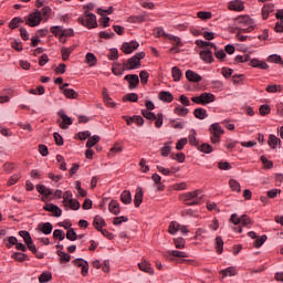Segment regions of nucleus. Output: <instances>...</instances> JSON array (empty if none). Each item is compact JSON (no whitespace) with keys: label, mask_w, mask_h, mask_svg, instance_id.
Here are the masks:
<instances>
[{"label":"nucleus","mask_w":283,"mask_h":283,"mask_svg":"<svg viewBox=\"0 0 283 283\" xmlns=\"http://www.w3.org/2000/svg\"><path fill=\"white\" fill-rule=\"evenodd\" d=\"M253 224V221H251V218L247 214L241 216V223L239 227H233V231L235 233H242V227H247L248 229H251V226Z\"/></svg>","instance_id":"9"},{"label":"nucleus","mask_w":283,"mask_h":283,"mask_svg":"<svg viewBox=\"0 0 283 283\" xmlns=\"http://www.w3.org/2000/svg\"><path fill=\"white\" fill-rule=\"evenodd\" d=\"M220 273L222 274V277H233L238 275V269H235V266H229Z\"/></svg>","instance_id":"26"},{"label":"nucleus","mask_w":283,"mask_h":283,"mask_svg":"<svg viewBox=\"0 0 283 283\" xmlns=\"http://www.w3.org/2000/svg\"><path fill=\"white\" fill-rule=\"evenodd\" d=\"M142 116L147 118V120H155V127L160 129L163 127V123L165 120V115L163 113H158L157 115L150 111H142Z\"/></svg>","instance_id":"5"},{"label":"nucleus","mask_w":283,"mask_h":283,"mask_svg":"<svg viewBox=\"0 0 283 283\" xmlns=\"http://www.w3.org/2000/svg\"><path fill=\"white\" fill-rule=\"evenodd\" d=\"M251 67H259L260 70H269V64L264 61H260L258 59H253L250 62Z\"/></svg>","instance_id":"27"},{"label":"nucleus","mask_w":283,"mask_h":283,"mask_svg":"<svg viewBox=\"0 0 283 283\" xmlns=\"http://www.w3.org/2000/svg\"><path fill=\"white\" fill-rule=\"evenodd\" d=\"M198 149L202 154H211L213 151V147H211V145L209 144H201L200 146H198Z\"/></svg>","instance_id":"48"},{"label":"nucleus","mask_w":283,"mask_h":283,"mask_svg":"<svg viewBox=\"0 0 283 283\" xmlns=\"http://www.w3.org/2000/svg\"><path fill=\"white\" fill-rule=\"evenodd\" d=\"M69 209H72L73 211H78L81 209V202H78V200L76 199L70 200Z\"/></svg>","instance_id":"59"},{"label":"nucleus","mask_w":283,"mask_h":283,"mask_svg":"<svg viewBox=\"0 0 283 283\" xmlns=\"http://www.w3.org/2000/svg\"><path fill=\"white\" fill-rule=\"evenodd\" d=\"M21 23H23V19H21L20 17H15L9 22V28L10 30H17V28H19Z\"/></svg>","instance_id":"42"},{"label":"nucleus","mask_w":283,"mask_h":283,"mask_svg":"<svg viewBox=\"0 0 283 283\" xmlns=\"http://www.w3.org/2000/svg\"><path fill=\"white\" fill-rule=\"evenodd\" d=\"M143 196H144L143 187H137L135 197H134V206L136 207V209H138V207L143 205Z\"/></svg>","instance_id":"19"},{"label":"nucleus","mask_w":283,"mask_h":283,"mask_svg":"<svg viewBox=\"0 0 283 283\" xmlns=\"http://www.w3.org/2000/svg\"><path fill=\"white\" fill-rule=\"evenodd\" d=\"M275 10V6L271 2L265 3L262 8V18L264 20L269 19V14Z\"/></svg>","instance_id":"23"},{"label":"nucleus","mask_w":283,"mask_h":283,"mask_svg":"<svg viewBox=\"0 0 283 283\" xmlns=\"http://www.w3.org/2000/svg\"><path fill=\"white\" fill-rule=\"evenodd\" d=\"M138 269L139 271H143L144 273H147L148 275H154L155 271L154 268H151V263H149V261L143 259L139 263H138Z\"/></svg>","instance_id":"13"},{"label":"nucleus","mask_w":283,"mask_h":283,"mask_svg":"<svg viewBox=\"0 0 283 283\" xmlns=\"http://www.w3.org/2000/svg\"><path fill=\"white\" fill-rule=\"evenodd\" d=\"M174 244L176 249H185V239L182 237L175 238Z\"/></svg>","instance_id":"55"},{"label":"nucleus","mask_w":283,"mask_h":283,"mask_svg":"<svg viewBox=\"0 0 283 283\" xmlns=\"http://www.w3.org/2000/svg\"><path fill=\"white\" fill-rule=\"evenodd\" d=\"M139 46L140 43H138V41L124 42L122 45V52H124V54H132V52L138 50Z\"/></svg>","instance_id":"10"},{"label":"nucleus","mask_w":283,"mask_h":283,"mask_svg":"<svg viewBox=\"0 0 283 283\" xmlns=\"http://www.w3.org/2000/svg\"><path fill=\"white\" fill-rule=\"evenodd\" d=\"M120 200L124 205H132V192L129 190H124L120 195Z\"/></svg>","instance_id":"32"},{"label":"nucleus","mask_w":283,"mask_h":283,"mask_svg":"<svg viewBox=\"0 0 283 283\" xmlns=\"http://www.w3.org/2000/svg\"><path fill=\"white\" fill-rule=\"evenodd\" d=\"M39 231H41V233H43L44 235H50V233H52V229H54V227L52 226V223L50 222H42L38 226Z\"/></svg>","instance_id":"20"},{"label":"nucleus","mask_w":283,"mask_h":283,"mask_svg":"<svg viewBox=\"0 0 283 283\" xmlns=\"http://www.w3.org/2000/svg\"><path fill=\"white\" fill-rule=\"evenodd\" d=\"M195 43L198 45V48H213L214 50H218V46H216V43L213 42L196 40Z\"/></svg>","instance_id":"38"},{"label":"nucleus","mask_w":283,"mask_h":283,"mask_svg":"<svg viewBox=\"0 0 283 283\" xmlns=\"http://www.w3.org/2000/svg\"><path fill=\"white\" fill-rule=\"evenodd\" d=\"M280 143H282V140H280V138H277V136L271 134L269 136V140H268V145L269 147H271V149H276L277 145H280Z\"/></svg>","instance_id":"28"},{"label":"nucleus","mask_w":283,"mask_h":283,"mask_svg":"<svg viewBox=\"0 0 283 283\" xmlns=\"http://www.w3.org/2000/svg\"><path fill=\"white\" fill-rule=\"evenodd\" d=\"M145 57V52H138L124 63V70H138L140 61Z\"/></svg>","instance_id":"4"},{"label":"nucleus","mask_w":283,"mask_h":283,"mask_svg":"<svg viewBox=\"0 0 283 283\" xmlns=\"http://www.w3.org/2000/svg\"><path fill=\"white\" fill-rule=\"evenodd\" d=\"M259 114L261 116H269V114H271V106H269L266 104L261 105L259 108Z\"/></svg>","instance_id":"50"},{"label":"nucleus","mask_w":283,"mask_h":283,"mask_svg":"<svg viewBox=\"0 0 283 283\" xmlns=\"http://www.w3.org/2000/svg\"><path fill=\"white\" fill-rule=\"evenodd\" d=\"M67 87H70L69 83H65L62 86H60L62 94H64V96H66L67 98H78V93H76L74 88H67Z\"/></svg>","instance_id":"12"},{"label":"nucleus","mask_w":283,"mask_h":283,"mask_svg":"<svg viewBox=\"0 0 283 283\" xmlns=\"http://www.w3.org/2000/svg\"><path fill=\"white\" fill-rule=\"evenodd\" d=\"M77 235L76 232L74 231V229H69L66 232V240H70L71 242H75V240H77Z\"/></svg>","instance_id":"57"},{"label":"nucleus","mask_w":283,"mask_h":283,"mask_svg":"<svg viewBox=\"0 0 283 283\" xmlns=\"http://www.w3.org/2000/svg\"><path fill=\"white\" fill-rule=\"evenodd\" d=\"M158 98L163 103H171L174 101V94H171V92H169V91H161L158 94Z\"/></svg>","instance_id":"21"},{"label":"nucleus","mask_w":283,"mask_h":283,"mask_svg":"<svg viewBox=\"0 0 283 283\" xmlns=\"http://www.w3.org/2000/svg\"><path fill=\"white\" fill-rule=\"evenodd\" d=\"M53 238H57V240L63 241L65 240V233L61 229H56L53 231Z\"/></svg>","instance_id":"63"},{"label":"nucleus","mask_w":283,"mask_h":283,"mask_svg":"<svg viewBox=\"0 0 283 283\" xmlns=\"http://www.w3.org/2000/svg\"><path fill=\"white\" fill-rule=\"evenodd\" d=\"M197 17L198 19H201V21H207V19H211L212 14L210 11H199Z\"/></svg>","instance_id":"52"},{"label":"nucleus","mask_w":283,"mask_h":283,"mask_svg":"<svg viewBox=\"0 0 283 283\" xmlns=\"http://www.w3.org/2000/svg\"><path fill=\"white\" fill-rule=\"evenodd\" d=\"M102 98H103L105 105H107V107H112V108L116 107L114 99H112V97L107 93V90H105V88L102 93Z\"/></svg>","instance_id":"24"},{"label":"nucleus","mask_w":283,"mask_h":283,"mask_svg":"<svg viewBox=\"0 0 283 283\" xmlns=\"http://www.w3.org/2000/svg\"><path fill=\"white\" fill-rule=\"evenodd\" d=\"M268 238L266 234L261 235L260 238L254 240V247L255 249H260V247H262V244H264V242H266Z\"/></svg>","instance_id":"56"},{"label":"nucleus","mask_w":283,"mask_h":283,"mask_svg":"<svg viewBox=\"0 0 283 283\" xmlns=\"http://www.w3.org/2000/svg\"><path fill=\"white\" fill-rule=\"evenodd\" d=\"M125 81H128L129 90H135V87H137L138 83H140V78H138V75H136V74L126 75Z\"/></svg>","instance_id":"16"},{"label":"nucleus","mask_w":283,"mask_h":283,"mask_svg":"<svg viewBox=\"0 0 283 283\" xmlns=\"http://www.w3.org/2000/svg\"><path fill=\"white\" fill-rule=\"evenodd\" d=\"M210 132V140L212 145H219L220 138H222L224 134V129L220 126V123H213L209 126Z\"/></svg>","instance_id":"3"},{"label":"nucleus","mask_w":283,"mask_h":283,"mask_svg":"<svg viewBox=\"0 0 283 283\" xmlns=\"http://www.w3.org/2000/svg\"><path fill=\"white\" fill-rule=\"evenodd\" d=\"M74 266H80L82 268V275L85 277V275H87L88 271H90V264L87 263V261H85L84 259H75L73 261Z\"/></svg>","instance_id":"14"},{"label":"nucleus","mask_w":283,"mask_h":283,"mask_svg":"<svg viewBox=\"0 0 283 283\" xmlns=\"http://www.w3.org/2000/svg\"><path fill=\"white\" fill-rule=\"evenodd\" d=\"M78 23L81 25H84V28H87L88 30H94V28L98 27V22L96 21V14L86 11L82 17L77 19Z\"/></svg>","instance_id":"2"},{"label":"nucleus","mask_w":283,"mask_h":283,"mask_svg":"<svg viewBox=\"0 0 283 283\" xmlns=\"http://www.w3.org/2000/svg\"><path fill=\"white\" fill-rule=\"evenodd\" d=\"M229 222H231V224H234V227H240L241 217H238V213H232L231 217H230Z\"/></svg>","instance_id":"54"},{"label":"nucleus","mask_w":283,"mask_h":283,"mask_svg":"<svg viewBox=\"0 0 283 283\" xmlns=\"http://www.w3.org/2000/svg\"><path fill=\"white\" fill-rule=\"evenodd\" d=\"M93 227H95L97 229V231H101V229H103V227H105V219H103V217L101 216H95L94 220H93Z\"/></svg>","instance_id":"29"},{"label":"nucleus","mask_w":283,"mask_h":283,"mask_svg":"<svg viewBox=\"0 0 283 283\" xmlns=\"http://www.w3.org/2000/svg\"><path fill=\"white\" fill-rule=\"evenodd\" d=\"M187 143H189V139L187 138H181L177 142L176 144V149L178 151H182V149H185V145H187Z\"/></svg>","instance_id":"60"},{"label":"nucleus","mask_w":283,"mask_h":283,"mask_svg":"<svg viewBox=\"0 0 283 283\" xmlns=\"http://www.w3.org/2000/svg\"><path fill=\"white\" fill-rule=\"evenodd\" d=\"M99 140H101V137L98 135H94V136L90 137L88 140L86 142V147L92 148V147H94V145L99 143Z\"/></svg>","instance_id":"47"},{"label":"nucleus","mask_w":283,"mask_h":283,"mask_svg":"<svg viewBox=\"0 0 283 283\" xmlns=\"http://www.w3.org/2000/svg\"><path fill=\"white\" fill-rule=\"evenodd\" d=\"M19 235L21 238H23L25 244L29 243L32 240V237L30 235V232H28L25 230L20 231Z\"/></svg>","instance_id":"62"},{"label":"nucleus","mask_w":283,"mask_h":283,"mask_svg":"<svg viewBox=\"0 0 283 283\" xmlns=\"http://www.w3.org/2000/svg\"><path fill=\"white\" fill-rule=\"evenodd\" d=\"M167 258H189L187 252H182L179 250H171L166 253Z\"/></svg>","instance_id":"30"},{"label":"nucleus","mask_w":283,"mask_h":283,"mask_svg":"<svg viewBox=\"0 0 283 283\" xmlns=\"http://www.w3.org/2000/svg\"><path fill=\"white\" fill-rule=\"evenodd\" d=\"M179 231H180V223H178L177 221H171L168 227V232L170 233V235H176V233Z\"/></svg>","instance_id":"37"},{"label":"nucleus","mask_w":283,"mask_h":283,"mask_svg":"<svg viewBox=\"0 0 283 283\" xmlns=\"http://www.w3.org/2000/svg\"><path fill=\"white\" fill-rule=\"evenodd\" d=\"M57 114H59L60 118H62V123H60L61 129H69L70 125H72V123H74L72 120V117L67 116V114H65V111H63V109L59 111Z\"/></svg>","instance_id":"11"},{"label":"nucleus","mask_w":283,"mask_h":283,"mask_svg":"<svg viewBox=\"0 0 283 283\" xmlns=\"http://www.w3.org/2000/svg\"><path fill=\"white\" fill-rule=\"evenodd\" d=\"M74 52V48H65L63 46L61 49L62 60L67 61L70 59V55Z\"/></svg>","instance_id":"43"},{"label":"nucleus","mask_w":283,"mask_h":283,"mask_svg":"<svg viewBox=\"0 0 283 283\" xmlns=\"http://www.w3.org/2000/svg\"><path fill=\"white\" fill-rule=\"evenodd\" d=\"M62 198H63L62 202H63L64 207H70V200L74 199L73 195H72V191H70V190L63 192Z\"/></svg>","instance_id":"45"},{"label":"nucleus","mask_w":283,"mask_h":283,"mask_svg":"<svg viewBox=\"0 0 283 283\" xmlns=\"http://www.w3.org/2000/svg\"><path fill=\"white\" fill-rule=\"evenodd\" d=\"M41 21H43V18L41 17V10L36 9L35 12H32L29 15L25 24L29 25V28H36L41 25Z\"/></svg>","instance_id":"8"},{"label":"nucleus","mask_w":283,"mask_h":283,"mask_svg":"<svg viewBox=\"0 0 283 283\" xmlns=\"http://www.w3.org/2000/svg\"><path fill=\"white\" fill-rule=\"evenodd\" d=\"M108 211L114 213V216H118L120 213V206L116 201H111L108 205Z\"/></svg>","instance_id":"33"},{"label":"nucleus","mask_w":283,"mask_h":283,"mask_svg":"<svg viewBox=\"0 0 283 283\" xmlns=\"http://www.w3.org/2000/svg\"><path fill=\"white\" fill-rule=\"evenodd\" d=\"M186 78L190 81V83H200V81H202V76L191 70L186 71Z\"/></svg>","instance_id":"18"},{"label":"nucleus","mask_w":283,"mask_h":283,"mask_svg":"<svg viewBox=\"0 0 283 283\" xmlns=\"http://www.w3.org/2000/svg\"><path fill=\"white\" fill-rule=\"evenodd\" d=\"M193 116L199 120H205V118H208L209 113H207V109L199 107L193 111Z\"/></svg>","instance_id":"25"},{"label":"nucleus","mask_w":283,"mask_h":283,"mask_svg":"<svg viewBox=\"0 0 283 283\" xmlns=\"http://www.w3.org/2000/svg\"><path fill=\"white\" fill-rule=\"evenodd\" d=\"M216 243H217V252L220 254L222 253L224 249V241H222V237H217L216 238Z\"/></svg>","instance_id":"58"},{"label":"nucleus","mask_w":283,"mask_h":283,"mask_svg":"<svg viewBox=\"0 0 283 283\" xmlns=\"http://www.w3.org/2000/svg\"><path fill=\"white\" fill-rule=\"evenodd\" d=\"M12 260H15L17 262H25L28 260V254L23 252H15L11 255Z\"/></svg>","instance_id":"46"},{"label":"nucleus","mask_w":283,"mask_h":283,"mask_svg":"<svg viewBox=\"0 0 283 283\" xmlns=\"http://www.w3.org/2000/svg\"><path fill=\"white\" fill-rule=\"evenodd\" d=\"M57 255L61 262H70V260H72V256L69 253H65L63 251L57 252Z\"/></svg>","instance_id":"61"},{"label":"nucleus","mask_w":283,"mask_h":283,"mask_svg":"<svg viewBox=\"0 0 283 283\" xmlns=\"http://www.w3.org/2000/svg\"><path fill=\"white\" fill-rule=\"evenodd\" d=\"M188 140H189V144L192 146V147H199L200 143L198 142V139L196 138V130L195 129H191L190 133H189V136H188Z\"/></svg>","instance_id":"40"},{"label":"nucleus","mask_w":283,"mask_h":283,"mask_svg":"<svg viewBox=\"0 0 283 283\" xmlns=\"http://www.w3.org/2000/svg\"><path fill=\"white\" fill-rule=\"evenodd\" d=\"M229 186H230L231 191H234L237 193H240L242 191L240 182H238V180H235V179H230Z\"/></svg>","instance_id":"41"},{"label":"nucleus","mask_w":283,"mask_h":283,"mask_svg":"<svg viewBox=\"0 0 283 283\" xmlns=\"http://www.w3.org/2000/svg\"><path fill=\"white\" fill-rule=\"evenodd\" d=\"M174 114H176V116H187V114H189V108L184 107L181 105H177L174 109Z\"/></svg>","instance_id":"35"},{"label":"nucleus","mask_w":283,"mask_h":283,"mask_svg":"<svg viewBox=\"0 0 283 283\" xmlns=\"http://www.w3.org/2000/svg\"><path fill=\"white\" fill-rule=\"evenodd\" d=\"M180 200L181 202H184V205H187L188 207H193L196 205H200V202L202 201V195L200 193V190H195L181 195Z\"/></svg>","instance_id":"1"},{"label":"nucleus","mask_w":283,"mask_h":283,"mask_svg":"<svg viewBox=\"0 0 283 283\" xmlns=\"http://www.w3.org/2000/svg\"><path fill=\"white\" fill-rule=\"evenodd\" d=\"M50 280H52V273L50 272H43L39 277L40 283H48Z\"/></svg>","instance_id":"51"},{"label":"nucleus","mask_w":283,"mask_h":283,"mask_svg":"<svg viewBox=\"0 0 283 283\" xmlns=\"http://www.w3.org/2000/svg\"><path fill=\"white\" fill-rule=\"evenodd\" d=\"M249 59H251V56L249 54L237 55L234 61H235V63H247V61H249Z\"/></svg>","instance_id":"64"},{"label":"nucleus","mask_w":283,"mask_h":283,"mask_svg":"<svg viewBox=\"0 0 283 283\" xmlns=\"http://www.w3.org/2000/svg\"><path fill=\"white\" fill-rule=\"evenodd\" d=\"M228 10L242 12L244 10V2L242 0H232L228 4Z\"/></svg>","instance_id":"15"},{"label":"nucleus","mask_w":283,"mask_h":283,"mask_svg":"<svg viewBox=\"0 0 283 283\" xmlns=\"http://www.w3.org/2000/svg\"><path fill=\"white\" fill-rule=\"evenodd\" d=\"M171 154V142H167L164 144V147L160 148V156L167 158Z\"/></svg>","instance_id":"34"},{"label":"nucleus","mask_w":283,"mask_h":283,"mask_svg":"<svg viewBox=\"0 0 283 283\" xmlns=\"http://www.w3.org/2000/svg\"><path fill=\"white\" fill-rule=\"evenodd\" d=\"M261 163L264 169H273V161L269 160L265 156H261Z\"/></svg>","instance_id":"53"},{"label":"nucleus","mask_w":283,"mask_h":283,"mask_svg":"<svg viewBox=\"0 0 283 283\" xmlns=\"http://www.w3.org/2000/svg\"><path fill=\"white\" fill-rule=\"evenodd\" d=\"M40 12H41L42 21H44V23H48V21H50L52 17V8H50V6H44L40 10Z\"/></svg>","instance_id":"22"},{"label":"nucleus","mask_w":283,"mask_h":283,"mask_svg":"<svg viewBox=\"0 0 283 283\" xmlns=\"http://www.w3.org/2000/svg\"><path fill=\"white\" fill-rule=\"evenodd\" d=\"M171 74H172V78L176 83H178V81H180V78H182V71L178 66H174L171 69Z\"/></svg>","instance_id":"39"},{"label":"nucleus","mask_w":283,"mask_h":283,"mask_svg":"<svg viewBox=\"0 0 283 283\" xmlns=\"http://www.w3.org/2000/svg\"><path fill=\"white\" fill-rule=\"evenodd\" d=\"M50 32H51V34L56 36V39H59V38L63 36L64 29L61 25H54V27L50 28Z\"/></svg>","instance_id":"31"},{"label":"nucleus","mask_w":283,"mask_h":283,"mask_svg":"<svg viewBox=\"0 0 283 283\" xmlns=\"http://www.w3.org/2000/svg\"><path fill=\"white\" fill-rule=\"evenodd\" d=\"M191 101L192 103H196V105H209L216 102V95L205 92L199 96L191 97Z\"/></svg>","instance_id":"7"},{"label":"nucleus","mask_w":283,"mask_h":283,"mask_svg":"<svg viewBox=\"0 0 283 283\" xmlns=\"http://www.w3.org/2000/svg\"><path fill=\"white\" fill-rule=\"evenodd\" d=\"M97 61L98 60L96 59V55H94V53H87L85 56V63L87 65H90V67H94V65H96Z\"/></svg>","instance_id":"36"},{"label":"nucleus","mask_w":283,"mask_h":283,"mask_svg":"<svg viewBox=\"0 0 283 283\" xmlns=\"http://www.w3.org/2000/svg\"><path fill=\"white\" fill-rule=\"evenodd\" d=\"M139 170L142 174H148L149 171V165H147V159L142 158L139 161Z\"/></svg>","instance_id":"49"},{"label":"nucleus","mask_w":283,"mask_h":283,"mask_svg":"<svg viewBox=\"0 0 283 283\" xmlns=\"http://www.w3.org/2000/svg\"><path fill=\"white\" fill-rule=\"evenodd\" d=\"M124 103H138V94L136 93H128L123 97Z\"/></svg>","instance_id":"44"},{"label":"nucleus","mask_w":283,"mask_h":283,"mask_svg":"<svg viewBox=\"0 0 283 283\" xmlns=\"http://www.w3.org/2000/svg\"><path fill=\"white\" fill-rule=\"evenodd\" d=\"M237 22L247 28H240V32H253L255 30V21L250 15H240L237 18Z\"/></svg>","instance_id":"6"},{"label":"nucleus","mask_w":283,"mask_h":283,"mask_svg":"<svg viewBox=\"0 0 283 283\" xmlns=\"http://www.w3.org/2000/svg\"><path fill=\"white\" fill-rule=\"evenodd\" d=\"M200 59H202L205 63H213V52H211L210 49H205L200 52Z\"/></svg>","instance_id":"17"}]
</instances>
